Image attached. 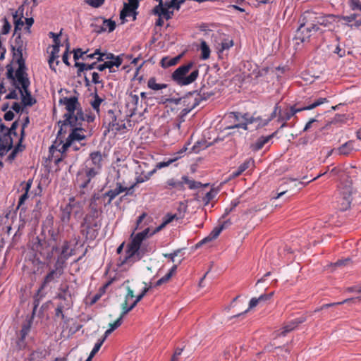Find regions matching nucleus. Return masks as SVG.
Returning <instances> with one entry per match:
<instances>
[{
    "label": "nucleus",
    "instance_id": "obj_1",
    "mask_svg": "<svg viewBox=\"0 0 361 361\" xmlns=\"http://www.w3.org/2000/svg\"><path fill=\"white\" fill-rule=\"evenodd\" d=\"M6 69V77L10 80L11 85L19 91L23 106H32L35 104L37 100L32 96L29 90L30 81L28 74L14 76V68L11 64H7Z\"/></svg>",
    "mask_w": 361,
    "mask_h": 361
},
{
    "label": "nucleus",
    "instance_id": "obj_2",
    "mask_svg": "<svg viewBox=\"0 0 361 361\" xmlns=\"http://www.w3.org/2000/svg\"><path fill=\"white\" fill-rule=\"evenodd\" d=\"M194 66V62L190 61L177 68L171 74V80L177 85L186 86L195 82L199 76V69Z\"/></svg>",
    "mask_w": 361,
    "mask_h": 361
},
{
    "label": "nucleus",
    "instance_id": "obj_3",
    "mask_svg": "<svg viewBox=\"0 0 361 361\" xmlns=\"http://www.w3.org/2000/svg\"><path fill=\"white\" fill-rule=\"evenodd\" d=\"M63 118V120L58 122V125L60 126V128L57 133L56 142L51 149L54 148L56 144H58L57 146H59L63 142V134L66 133V128L67 126H70L71 129L75 128H83L82 122H84V118L82 109H79L78 111L71 114H64Z\"/></svg>",
    "mask_w": 361,
    "mask_h": 361
},
{
    "label": "nucleus",
    "instance_id": "obj_4",
    "mask_svg": "<svg viewBox=\"0 0 361 361\" xmlns=\"http://www.w3.org/2000/svg\"><path fill=\"white\" fill-rule=\"evenodd\" d=\"M326 102H328V99L326 98L319 97L315 99L312 104L304 106L297 107L296 105H294L291 106L290 109L286 110L284 111H282L281 109H279V114L278 116L277 121L279 123L282 122L280 129L286 127L287 126L286 121L290 120L291 117L293 116L295 114L305 110L313 109Z\"/></svg>",
    "mask_w": 361,
    "mask_h": 361
},
{
    "label": "nucleus",
    "instance_id": "obj_5",
    "mask_svg": "<svg viewBox=\"0 0 361 361\" xmlns=\"http://www.w3.org/2000/svg\"><path fill=\"white\" fill-rule=\"evenodd\" d=\"M105 121L108 123L107 132L116 133L126 129L125 118L120 110H108Z\"/></svg>",
    "mask_w": 361,
    "mask_h": 361
},
{
    "label": "nucleus",
    "instance_id": "obj_6",
    "mask_svg": "<svg viewBox=\"0 0 361 361\" xmlns=\"http://www.w3.org/2000/svg\"><path fill=\"white\" fill-rule=\"evenodd\" d=\"M63 274V262L57 259L54 265V269H51L44 276L40 286L39 291H42L51 283H56Z\"/></svg>",
    "mask_w": 361,
    "mask_h": 361
},
{
    "label": "nucleus",
    "instance_id": "obj_7",
    "mask_svg": "<svg viewBox=\"0 0 361 361\" xmlns=\"http://www.w3.org/2000/svg\"><path fill=\"white\" fill-rule=\"evenodd\" d=\"M101 226L102 221H89L83 219L80 232L86 240L92 241L98 236Z\"/></svg>",
    "mask_w": 361,
    "mask_h": 361
},
{
    "label": "nucleus",
    "instance_id": "obj_8",
    "mask_svg": "<svg viewBox=\"0 0 361 361\" xmlns=\"http://www.w3.org/2000/svg\"><path fill=\"white\" fill-rule=\"evenodd\" d=\"M300 25L295 31L293 39L297 41L296 44L309 42L312 35V30H310L309 23L307 21L305 14H303L299 18Z\"/></svg>",
    "mask_w": 361,
    "mask_h": 361
},
{
    "label": "nucleus",
    "instance_id": "obj_9",
    "mask_svg": "<svg viewBox=\"0 0 361 361\" xmlns=\"http://www.w3.org/2000/svg\"><path fill=\"white\" fill-rule=\"evenodd\" d=\"M56 142V139L54 140V142H53V144L50 146V147L49 149V152L52 156H54L55 152H58L60 153V156L58 157L54 160V163L56 164H59L60 162L64 161L66 164H74L78 159V155L77 154L73 155L71 158V161L68 160V157H69L68 153L71 151L68 149V147H66V148L63 147L64 142H65L64 141L60 145L55 146L54 148L51 149L55 145ZM56 145H58V144H56Z\"/></svg>",
    "mask_w": 361,
    "mask_h": 361
},
{
    "label": "nucleus",
    "instance_id": "obj_10",
    "mask_svg": "<svg viewBox=\"0 0 361 361\" xmlns=\"http://www.w3.org/2000/svg\"><path fill=\"white\" fill-rule=\"evenodd\" d=\"M96 175L93 170H88L86 168L78 171L76 174V183L80 188V193L81 195L85 193V190L88 189L91 180Z\"/></svg>",
    "mask_w": 361,
    "mask_h": 361
},
{
    "label": "nucleus",
    "instance_id": "obj_11",
    "mask_svg": "<svg viewBox=\"0 0 361 361\" xmlns=\"http://www.w3.org/2000/svg\"><path fill=\"white\" fill-rule=\"evenodd\" d=\"M11 50L13 52V60L9 64L12 65L14 61L18 64L17 69L14 71V76L27 74L25 59L23 56V48H16V47L11 46Z\"/></svg>",
    "mask_w": 361,
    "mask_h": 361
},
{
    "label": "nucleus",
    "instance_id": "obj_12",
    "mask_svg": "<svg viewBox=\"0 0 361 361\" xmlns=\"http://www.w3.org/2000/svg\"><path fill=\"white\" fill-rule=\"evenodd\" d=\"M102 156L99 151H94L90 154L89 159L86 161L85 167L88 170H93L98 174L102 166Z\"/></svg>",
    "mask_w": 361,
    "mask_h": 361
},
{
    "label": "nucleus",
    "instance_id": "obj_13",
    "mask_svg": "<svg viewBox=\"0 0 361 361\" xmlns=\"http://www.w3.org/2000/svg\"><path fill=\"white\" fill-rule=\"evenodd\" d=\"M86 132L85 128H73L71 130L68 136L64 140V147H68L73 144V141L78 142V143L81 142L82 140L86 139V135L84 133Z\"/></svg>",
    "mask_w": 361,
    "mask_h": 361
},
{
    "label": "nucleus",
    "instance_id": "obj_14",
    "mask_svg": "<svg viewBox=\"0 0 361 361\" xmlns=\"http://www.w3.org/2000/svg\"><path fill=\"white\" fill-rule=\"evenodd\" d=\"M59 104L66 106L67 112L65 114H71L78 111L79 109H82L81 104L78 101V98L75 96L67 97H64L59 99Z\"/></svg>",
    "mask_w": 361,
    "mask_h": 361
},
{
    "label": "nucleus",
    "instance_id": "obj_15",
    "mask_svg": "<svg viewBox=\"0 0 361 361\" xmlns=\"http://www.w3.org/2000/svg\"><path fill=\"white\" fill-rule=\"evenodd\" d=\"M60 220L63 225H68L71 221V215L75 216L80 214L81 209H73L71 204H65L60 207Z\"/></svg>",
    "mask_w": 361,
    "mask_h": 361
},
{
    "label": "nucleus",
    "instance_id": "obj_16",
    "mask_svg": "<svg viewBox=\"0 0 361 361\" xmlns=\"http://www.w3.org/2000/svg\"><path fill=\"white\" fill-rule=\"evenodd\" d=\"M139 250L138 247L130 243L127 246L125 257L122 260L121 259V264H123L140 260Z\"/></svg>",
    "mask_w": 361,
    "mask_h": 361
},
{
    "label": "nucleus",
    "instance_id": "obj_17",
    "mask_svg": "<svg viewBox=\"0 0 361 361\" xmlns=\"http://www.w3.org/2000/svg\"><path fill=\"white\" fill-rule=\"evenodd\" d=\"M99 199V195L94 194L92 197V198L90 200V212L85 216L84 219L87 220H92V221H101V219H99V215L101 214L102 212L99 211L97 209V205L96 203L97 200Z\"/></svg>",
    "mask_w": 361,
    "mask_h": 361
},
{
    "label": "nucleus",
    "instance_id": "obj_18",
    "mask_svg": "<svg viewBox=\"0 0 361 361\" xmlns=\"http://www.w3.org/2000/svg\"><path fill=\"white\" fill-rule=\"evenodd\" d=\"M32 326V322L30 320L23 323L22 325V328L19 332V336L16 341V345L18 349L22 350L24 349L27 344L25 342V338L30 331Z\"/></svg>",
    "mask_w": 361,
    "mask_h": 361
},
{
    "label": "nucleus",
    "instance_id": "obj_19",
    "mask_svg": "<svg viewBox=\"0 0 361 361\" xmlns=\"http://www.w3.org/2000/svg\"><path fill=\"white\" fill-rule=\"evenodd\" d=\"M352 190L349 187L343 188L340 192L338 202L341 204V209L346 210L350 207L352 202Z\"/></svg>",
    "mask_w": 361,
    "mask_h": 361
},
{
    "label": "nucleus",
    "instance_id": "obj_20",
    "mask_svg": "<svg viewBox=\"0 0 361 361\" xmlns=\"http://www.w3.org/2000/svg\"><path fill=\"white\" fill-rule=\"evenodd\" d=\"M354 144L355 141L349 140L337 149L331 150L328 155L331 154L332 152L335 151L339 155L348 156L355 149Z\"/></svg>",
    "mask_w": 361,
    "mask_h": 361
},
{
    "label": "nucleus",
    "instance_id": "obj_21",
    "mask_svg": "<svg viewBox=\"0 0 361 361\" xmlns=\"http://www.w3.org/2000/svg\"><path fill=\"white\" fill-rule=\"evenodd\" d=\"M277 133L278 130H276L269 135L259 137L254 143L250 145V149L254 152L260 150L265 144L269 142V140L277 134Z\"/></svg>",
    "mask_w": 361,
    "mask_h": 361
},
{
    "label": "nucleus",
    "instance_id": "obj_22",
    "mask_svg": "<svg viewBox=\"0 0 361 361\" xmlns=\"http://www.w3.org/2000/svg\"><path fill=\"white\" fill-rule=\"evenodd\" d=\"M164 189L172 190L176 189L179 191H184L185 190L183 185V180H180L175 179L174 178H169L164 183Z\"/></svg>",
    "mask_w": 361,
    "mask_h": 361
},
{
    "label": "nucleus",
    "instance_id": "obj_23",
    "mask_svg": "<svg viewBox=\"0 0 361 361\" xmlns=\"http://www.w3.org/2000/svg\"><path fill=\"white\" fill-rule=\"evenodd\" d=\"M60 46H61V44L53 45L52 51H51V55H50L49 59V68L55 72H56V66L59 65V61L56 60L55 65H54V61L56 59H57L59 58L58 54L60 50L59 49Z\"/></svg>",
    "mask_w": 361,
    "mask_h": 361
},
{
    "label": "nucleus",
    "instance_id": "obj_24",
    "mask_svg": "<svg viewBox=\"0 0 361 361\" xmlns=\"http://www.w3.org/2000/svg\"><path fill=\"white\" fill-rule=\"evenodd\" d=\"M59 291L56 298L65 301L66 302H71V295L69 292V286L68 284L61 285L59 288Z\"/></svg>",
    "mask_w": 361,
    "mask_h": 361
},
{
    "label": "nucleus",
    "instance_id": "obj_25",
    "mask_svg": "<svg viewBox=\"0 0 361 361\" xmlns=\"http://www.w3.org/2000/svg\"><path fill=\"white\" fill-rule=\"evenodd\" d=\"M181 179L183 180V185H185V184H187L188 185L189 189L190 190L205 188L209 185V183L202 184L201 182L190 179L188 176H183L181 177Z\"/></svg>",
    "mask_w": 361,
    "mask_h": 361
},
{
    "label": "nucleus",
    "instance_id": "obj_26",
    "mask_svg": "<svg viewBox=\"0 0 361 361\" xmlns=\"http://www.w3.org/2000/svg\"><path fill=\"white\" fill-rule=\"evenodd\" d=\"M196 92L197 91L189 92L183 97L166 99V102L178 105L180 104L181 101H183L184 104H187L188 106H189L190 103L188 102V100L190 98L193 97V95L194 94H195Z\"/></svg>",
    "mask_w": 361,
    "mask_h": 361
},
{
    "label": "nucleus",
    "instance_id": "obj_27",
    "mask_svg": "<svg viewBox=\"0 0 361 361\" xmlns=\"http://www.w3.org/2000/svg\"><path fill=\"white\" fill-rule=\"evenodd\" d=\"M222 231H223V228L222 227H220V226L215 227L212 231V232L209 233V235L208 236H207L206 238H203L202 240H200L197 244V247H200L202 245H203V244H204V243H206L207 242H209V241H212V240L216 239L219 235V234L221 233V232Z\"/></svg>",
    "mask_w": 361,
    "mask_h": 361
},
{
    "label": "nucleus",
    "instance_id": "obj_28",
    "mask_svg": "<svg viewBox=\"0 0 361 361\" xmlns=\"http://www.w3.org/2000/svg\"><path fill=\"white\" fill-rule=\"evenodd\" d=\"M138 103V95L134 94L132 92H130V94L126 98V107L133 112H134L137 108Z\"/></svg>",
    "mask_w": 361,
    "mask_h": 361
},
{
    "label": "nucleus",
    "instance_id": "obj_29",
    "mask_svg": "<svg viewBox=\"0 0 361 361\" xmlns=\"http://www.w3.org/2000/svg\"><path fill=\"white\" fill-rule=\"evenodd\" d=\"M180 157L174 155L171 158H164L163 161L157 162L154 166V168L152 169L153 171H155V173L157 170L161 169L163 168L167 167L170 166L171 164L176 162Z\"/></svg>",
    "mask_w": 361,
    "mask_h": 361
},
{
    "label": "nucleus",
    "instance_id": "obj_30",
    "mask_svg": "<svg viewBox=\"0 0 361 361\" xmlns=\"http://www.w3.org/2000/svg\"><path fill=\"white\" fill-rule=\"evenodd\" d=\"M338 17L339 16L328 14L319 18L317 22L319 25L329 27V25H332V23L335 21V19L338 18Z\"/></svg>",
    "mask_w": 361,
    "mask_h": 361
},
{
    "label": "nucleus",
    "instance_id": "obj_31",
    "mask_svg": "<svg viewBox=\"0 0 361 361\" xmlns=\"http://www.w3.org/2000/svg\"><path fill=\"white\" fill-rule=\"evenodd\" d=\"M183 54H179L173 58L164 57L161 61V66L166 68L176 65L181 59Z\"/></svg>",
    "mask_w": 361,
    "mask_h": 361
},
{
    "label": "nucleus",
    "instance_id": "obj_32",
    "mask_svg": "<svg viewBox=\"0 0 361 361\" xmlns=\"http://www.w3.org/2000/svg\"><path fill=\"white\" fill-rule=\"evenodd\" d=\"M72 302H65L63 304L62 302H59L57 305V307L55 310V317H61L62 319H65V315L63 314L64 310H69L72 307Z\"/></svg>",
    "mask_w": 361,
    "mask_h": 361
},
{
    "label": "nucleus",
    "instance_id": "obj_33",
    "mask_svg": "<svg viewBox=\"0 0 361 361\" xmlns=\"http://www.w3.org/2000/svg\"><path fill=\"white\" fill-rule=\"evenodd\" d=\"M155 250L154 246L149 243H143L139 250L140 259H141L145 255L152 253Z\"/></svg>",
    "mask_w": 361,
    "mask_h": 361
},
{
    "label": "nucleus",
    "instance_id": "obj_34",
    "mask_svg": "<svg viewBox=\"0 0 361 361\" xmlns=\"http://www.w3.org/2000/svg\"><path fill=\"white\" fill-rule=\"evenodd\" d=\"M93 100L90 102V105L97 114L99 115L100 105L104 102V99L98 95L97 90H95V92L93 94Z\"/></svg>",
    "mask_w": 361,
    "mask_h": 361
},
{
    "label": "nucleus",
    "instance_id": "obj_35",
    "mask_svg": "<svg viewBox=\"0 0 361 361\" xmlns=\"http://www.w3.org/2000/svg\"><path fill=\"white\" fill-rule=\"evenodd\" d=\"M147 87L151 90L157 91L166 88L168 85L165 83H157L156 78L154 77H152L147 81Z\"/></svg>",
    "mask_w": 361,
    "mask_h": 361
},
{
    "label": "nucleus",
    "instance_id": "obj_36",
    "mask_svg": "<svg viewBox=\"0 0 361 361\" xmlns=\"http://www.w3.org/2000/svg\"><path fill=\"white\" fill-rule=\"evenodd\" d=\"M25 149V145L21 143L18 142L17 145L13 149L11 153L8 156L7 160L9 162H12L16 157L17 154L18 152H21L24 151Z\"/></svg>",
    "mask_w": 361,
    "mask_h": 361
},
{
    "label": "nucleus",
    "instance_id": "obj_37",
    "mask_svg": "<svg viewBox=\"0 0 361 361\" xmlns=\"http://www.w3.org/2000/svg\"><path fill=\"white\" fill-rule=\"evenodd\" d=\"M233 40L229 38L224 39L219 44L218 47L219 54L223 53L225 50H228L233 46Z\"/></svg>",
    "mask_w": 361,
    "mask_h": 361
},
{
    "label": "nucleus",
    "instance_id": "obj_38",
    "mask_svg": "<svg viewBox=\"0 0 361 361\" xmlns=\"http://www.w3.org/2000/svg\"><path fill=\"white\" fill-rule=\"evenodd\" d=\"M185 1V0H170V1H166L164 2V8L170 9V8H174L176 10H179L180 8V6L184 4Z\"/></svg>",
    "mask_w": 361,
    "mask_h": 361
},
{
    "label": "nucleus",
    "instance_id": "obj_39",
    "mask_svg": "<svg viewBox=\"0 0 361 361\" xmlns=\"http://www.w3.org/2000/svg\"><path fill=\"white\" fill-rule=\"evenodd\" d=\"M196 91L197 92L195 93L197 94L198 97L194 98V101L200 99V102L203 100H207V99H209L211 97L214 95V92H212V91L204 92V91H203L202 87H201L199 90H196Z\"/></svg>",
    "mask_w": 361,
    "mask_h": 361
},
{
    "label": "nucleus",
    "instance_id": "obj_40",
    "mask_svg": "<svg viewBox=\"0 0 361 361\" xmlns=\"http://www.w3.org/2000/svg\"><path fill=\"white\" fill-rule=\"evenodd\" d=\"M69 249L70 242L68 240H65L63 243L61 250V257L64 258L65 260L68 259V257L73 255L72 250H71V252H68Z\"/></svg>",
    "mask_w": 361,
    "mask_h": 361
},
{
    "label": "nucleus",
    "instance_id": "obj_41",
    "mask_svg": "<svg viewBox=\"0 0 361 361\" xmlns=\"http://www.w3.org/2000/svg\"><path fill=\"white\" fill-rule=\"evenodd\" d=\"M45 357V353L44 350L41 349H37L36 350L32 351L29 356L30 361H40Z\"/></svg>",
    "mask_w": 361,
    "mask_h": 361
},
{
    "label": "nucleus",
    "instance_id": "obj_42",
    "mask_svg": "<svg viewBox=\"0 0 361 361\" xmlns=\"http://www.w3.org/2000/svg\"><path fill=\"white\" fill-rule=\"evenodd\" d=\"M240 203V198H235L231 202V204L228 207L225 209L224 213L222 215L221 218L225 219L231 212H233L236 207Z\"/></svg>",
    "mask_w": 361,
    "mask_h": 361
},
{
    "label": "nucleus",
    "instance_id": "obj_43",
    "mask_svg": "<svg viewBox=\"0 0 361 361\" xmlns=\"http://www.w3.org/2000/svg\"><path fill=\"white\" fill-rule=\"evenodd\" d=\"M201 56L200 58L203 60H206L209 58L210 49L205 41H202L200 44Z\"/></svg>",
    "mask_w": 361,
    "mask_h": 361
},
{
    "label": "nucleus",
    "instance_id": "obj_44",
    "mask_svg": "<svg viewBox=\"0 0 361 361\" xmlns=\"http://www.w3.org/2000/svg\"><path fill=\"white\" fill-rule=\"evenodd\" d=\"M228 116L229 118L233 119L235 121H240L241 119H244L246 121L250 120L248 114H242L238 112H231Z\"/></svg>",
    "mask_w": 361,
    "mask_h": 361
},
{
    "label": "nucleus",
    "instance_id": "obj_45",
    "mask_svg": "<svg viewBox=\"0 0 361 361\" xmlns=\"http://www.w3.org/2000/svg\"><path fill=\"white\" fill-rule=\"evenodd\" d=\"M155 173V171H150L147 173H142L140 175L136 177L135 184H139L148 180L152 175Z\"/></svg>",
    "mask_w": 361,
    "mask_h": 361
},
{
    "label": "nucleus",
    "instance_id": "obj_46",
    "mask_svg": "<svg viewBox=\"0 0 361 361\" xmlns=\"http://www.w3.org/2000/svg\"><path fill=\"white\" fill-rule=\"evenodd\" d=\"M295 328H297V326L290 321L281 329V331L278 334V336H286L288 333L294 330Z\"/></svg>",
    "mask_w": 361,
    "mask_h": 361
},
{
    "label": "nucleus",
    "instance_id": "obj_47",
    "mask_svg": "<svg viewBox=\"0 0 361 361\" xmlns=\"http://www.w3.org/2000/svg\"><path fill=\"white\" fill-rule=\"evenodd\" d=\"M127 3L123 4V8L120 12V18L123 22L125 20V18L128 16H130L131 13L135 9H133L131 7H128L126 6Z\"/></svg>",
    "mask_w": 361,
    "mask_h": 361
},
{
    "label": "nucleus",
    "instance_id": "obj_48",
    "mask_svg": "<svg viewBox=\"0 0 361 361\" xmlns=\"http://www.w3.org/2000/svg\"><path fill=\"white\" fill-rule=\"evenodd\" d=\"M18 127V121H15L11 124V126L10 128H8L7 131L5 132V137H7L9 138V137H11V135L16 136L17 132L16 129Z\"/></svg>",
    "mask_w": 361,
    "mask_h": 361
},
{
    "label": "nucleus",
    "instance_id": "obj_49",
    "mask_svg": "<svg viewBox=\"0 0 361 361\" xmlns=\"http://www.w3.org/2000/svg\"><path fill=\"white\" fill-rule=\"evenodd\" d=\"M102 26L106 27L109 32H111L115 30L116 25V22L111 19H103Z\"/></svg>",
    "mask_w": 361,
    "mask_h": 361
},
{
    "label": "nucleus",
    "instance_id": "obj_50",
    "mask_svg": "<svg viewBox=\"0 0 361 361\" xmlns=\"http://www.w3.org/2000/svg\"><path fill=\"white\" fill-rule=\"evenodd\" d=\"M44 297V294L42 293V291H39V288H38L37 293L34 295V302H33V311L35 312L36 309L38 307L40 303V300Z\"/></svg>",
    "mask_w": 361,
    "mask_h": 361
},
{
    "label": "nucleus",
    "instance_id": "obj_51",
    "mask_svg": "<svg viewBox=\"0 0 361 361\" xmlns=\"http://www.w3.org/2000/svg\"><path fill=\"white\" fill-rule=\"evenodd\" d=\"M136 306L135 303H134L133 302H132L130 305H128V304L126 303H124L123 302L121 304V309H122V312L120 315V317H121L122 318L124 317V316L126 314H127L130 311H131Z\"/></svg>",
    "mask_w": 361,
    "mask_h": 361
},
{
    "label": "nucleus",
    "instance_id": "obj_52",
    "mask_svg": "<svg viewBox=\"0 0 361 361\" xmlns=\"http://www.w3.org/2000/svg\"><path fill=\"white\" fill-rule=\"evenodd\" d=\"M259 303H260V302H259V300L257 299V298H251V300H250V302H249L248 308L246 310H245L243 312L233 316L232 318L238 317H240V316L244 314L245 313L247 312L250 309L256 307Z\"/></svg>",
    "mask_w": 361,
    "mask_h": 361
},
{
    "label": "nucleus",
    "instance_id": "obj_53",
    "mask_svg": "<svg viewBox=\"0 0 361 361\" xmlns=\"http://www.w3.org/2000/svg\"><path fill=\"white\" fill-rule=\"evenodd\" d=\"M154 14L158 16L159 17L163 16L166 20H169L172 18L173 11L163 8L159 11V13Z\"/></svg>",
    "mask_w": 361,
    "mask_h": 361
},
{
    "label": "nucleus",
    "instance_id": "obj_54",
    "mask_svg": "<svg viewBox=\"0 0 361 361\" xmlns=\"http://www.w3.org/2000/svg\"><path fill=\"white\" fill-rule=\"evenodd\" d=\"M66 51H64V53L63 54V56H62V61L67 66H71V63L69 62L70 43L68 42V38L66 39Z\"/></svg>",
    "mask_w": 361,
    "mask_h": 361
},
{
    "label": "nucleus",
    "instance_id": "obj_55",
    "mask_svg": "<svg viewBox=\"0 0 361 361\" xmlns=\"http://www.w3.org/2000/svg\"><path fill=\"white\" fill-rule=\"evenodd\" d=\"M255 161L252 158H249L246 159L243 163H242L238 168L239 171L243 173L245 170L250 168L251 166H254Z\"/></svg>",
    "mask_w": 361,
    "mask_h": 361
},
{
    "label": "nucleus",
    "instance_id": "obj_56",
    "mask_svg": "<svg viewBox=\"0 0 361 361\" xmlns=\"http://www.w3.org/2000/svg\"><path fill=\"white\" fill-rule=\"evenodd\" d=\"M104 341V338H102V340L98 341L95 343L93 349L92 350L90 355L88 356V361H91V360L92 359L94 355L99 350Z\"/></svg>",
    "mask_w": 361,
    "mask_h": 361
},
{
    "label": "nucleus",
    "instance_id": "obj_57",
    "mask_svg": "<svg viewBox=\"0 0 361 361\" xmlns=\"http://www.w3.org/2000/svg\"><path fill=\"white\" fill-rule=\"evenodd\" d=\"M17 18V12L13 15L14 18V34L13 35H16L17 34L18 30H20L22 26L24 25V22L22 20V18H20L18 19H16Z\"/></svg>",
    "mask_w": 361,
    "mask_h": 361
},
{
    "label": "nucleus",
    "instance_id": "obj_58",
    "mask_svg": "<svg viewBox=\"0 0 361 361\" xmlns=\"http://www.w3.org/2000/svg\"><path fill=\"white\" fill-rule=\"evenodd\" d=\"M279 109H281V106H279V103H276L275 104L273 111L271 112L270 116L267 119L264 124H267L270 121L276 118L277 114H279Z\"/></svg>",
    "mask_w": 361,
    "mask_h": 361
},
{
    "label": "nucleus",
    "instance_id": "obj_59",
    "mask_svg": "<svg viewBox=\"0 0 361 361\" xmlns=\"http://www.w3.org/2000/svg\"><path fill=\"white\" fill-rule=\"evenodd\" d=\"M87 52V51H83L82 50V49H80V48H78V49H74L73 50V59L75 60V62L78 61V60H79L80 59L84 58V55Z\"/></svg>",
    "mask_w": 361,
    "mask_h": 361
},
{
    "label": "nucleus",
    "instance_id": "obj_60",
    "mask_svg": "<svg viewBox=\"0 0 361 361\" xmlns=\"http://www.w3.org/2000/svg\"><path fill=\"white\" fill-rule=\"evenodd\" d=\"M74 66L78 68V71H77V76L78 77H81L82 73L84 71H87V69L85 67L86 63H85L75 61Z\"/></svg>",
    "mask_w": 361,
    "mask_h": 361
},
{
    "label": "nucleus",
    "instance_id": "obj_61",
    "mask_svg": "<svg viewBox=\"0 0 361 361\" xmlns=\"http://www.w3.org/2000/svg\"><path fill=\"white\" fill-rule=\"evenodd\" d=\"M144 239L138 233H136L135 235L133 238L130 243L135 245V246L140 248V246L142 245Z\"/></svg>",
    "mask_w": 361,
    "mask_h": 361
},
{
    "label": "nucleus",
    "instance_id": "obj_62",
    "mask_svg": "<svg viewBox=\"0 0 361 361\" xmlns=\"http://www.w3.org/2000/svg\"><path fill=\"white\" fill-rule=\"evenodd\" d=\"M359 14L357 13H352L350 16H339L338 18L342 19L345 21H346L348 23L350 24V23H352L353 21H355V19L359 16Z\"/></svg>",
    "mask_w": 361,
    "mask_h": 361
},
{
    "label": "nucleus",
    "instance_id": "obj_63",
    "mask_svg": "<svg viewBox=\"0 0 361 361\" xmlns=\"http://www.w3.org/2000/svg\"><path fill=\"white\" fill-rule=\"evenodd\" d=\"M133 298H134L133 290L130 287H128L127 288V294L126 295L125 300H124L123 302L130 305V304L131 303L130 301L133 300Z\"/></svg>",
    "mask_w": 361,
    "mask_h": 361
},
{
    "label": "nucleus",
    "instance_id": "obj_64",
    "mask_svg": "<svg viewBox=\"0 0 361 361\" xmlns=\"http://www.w3.org/2000/svg\"><path fill=\"white\" fill-rule=\"evenodd\" d=\"M350 7L353 11L358 10L361 11V1L360 0H350Z\"/></svg>",
    "mask_w": 361,
    "mask_h": 361
}]
</instances>
